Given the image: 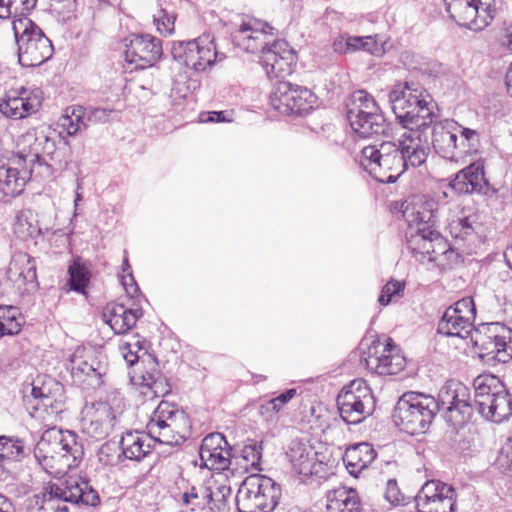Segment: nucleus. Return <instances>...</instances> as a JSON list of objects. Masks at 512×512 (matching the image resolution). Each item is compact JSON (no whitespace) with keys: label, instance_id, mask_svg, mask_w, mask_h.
I'll return each mask as SVG.
<instances>
[{"label":"nucleus","instance_id":"1","mask_svg":"<svg viewBox=\"0 0 512 512\" xmlns=\"http://www.w3.org/2000/svg\"><path fill=\"white\" fill-rule=\"evenodd\" d=\"M34 455L47 473L59 477L79 465L83 450L73 434L52 427L42 434Z\"/></svg>","mask_w":512,"mask_h":512},{"label":"nucleus","instance_id":"2","mask_svg":"<svg viewBox=\"0 0 512 512\" xmlns=\"http://www.w3.org/2000/svg\"><path fill=\"white\" fill-rule=\"evenodd\" d=\"M24 401L32 417L46 426L55 424L66 410L63 385L47 374H38L24 390Z\"/></svg>","mask_w":512,"mask_h":512},{"label":"nucleus","instance_id":"3","mask_svg":"<svg viewBox=\"0 0 512 512\" xmlns=\"http://www.w3.org/2000/svg\"><path fill=\"white\" fill-rule=\"evenodd\" d=\"M394 113L404 128H429L434 122V104L419 84L405 82L390 94Z\"/></svg>","mask_w":512,"mask_h":512},{"label":"nucleus","instance_id":"4","mask_svg":"<svg viewBox=\"0 0 512 512\" xmlns=\"http://www.w3.org/2000/svg\"><path fill=\"white\" fill-rule=\"evenodd\" d=\"M438 409L439 404L433 396L407 392L397 402L393 420L404 432L418 435L426 432Z\"/></svg>","mask_w":512,"mask_h":512},{"label":"nucleus","instance_id":"5","mask_svg":"<svg viewBox=\"0 0 512 512\" xmlns=\"http://www.w3.org/2000/svg\"><path fill=\"white\" fill-rule=\"evenodd\" d=\"M150 437L166 445H179L191 432L189 416L174 404L162 401L146 425Z\"/></svg>","mask_w":512,"mask_h":512},{"label":"nucleus","instance_id":"6","mask_svg":"<svg viewBox=\"0 0 512 512\" xmlns=\"http://www.w3.org/2000/svg\"><path fill=\"white\" fill-rule=\"evenodd\" d=\"M281 487L264 475L245 478L236 495L239 512H273L281 498Z\"/></svg>","mask_w":512,"mask_h":512},{"label":"nucleus","instance_id":"7","mask_svg":"<svg viewBox=\"0 0 512 512\" xmlns=\"http://www.w3.org/2000/svg\"><path fill=\"white\" fill-rule=\"evenodd\" d=\"M12 29L18 46L19 62L22 66L36 67L52 56L51 41L30 18L13 20Z\"/></svg>","mask_w":512,"mask_h":512},{"label":"nucleus","instance_id":"8","mask_svg":"<svg viewBox=\"0 0 512 512\" xmlns=\"http://www.w3.org/2000/svg\"><path fill=\"white\" fill-rule=\"evenodd\" d=\"M359 163L375 180L394 183L406 169L399 148L394 143L384 142L380 148L366 146L361 150Z\"/></svg>","mask_w":512,"mask_h":512},{"label":"nucleus","instance_id":"9","mask_svg":"<svg viewBox=\"0 0 512 512\" xmlns=\"http://www.w3.org/2000/svg\"><path fill=\"white\" fill-rule=\"evenodd\" d=\"M494 376H479L475 380V404L479 413L488 420L500 423L512 414V398L508 391L497 387Z\"/></svg>","mask_w":512,"mask_h":512},{"label":"nucleus","instance_id":"10","mask_svg":"<svg viewBox=\"0 0 512 512\" xmlns=\"http://www.w3.org/2000/svg\"><path fill=\"white\" fill-rule=\"evenodd\" d=\"M269 105L282 115L303 116L317 108L318 97L307 87L280 81L269 95Z\"/></svg>","mask_w":512,"mask_h":512},{"label":"nucleus","instance_id":"11","mask_svg":"<svg viewBox=\"0 0 512 512\" xmlns=\"http://www.w3.org/2000/svg\"><path fill=\"white\" fill-rule=\"evenodd\" d=\"M341 418L348 424H358L374 410V397L363 379H354L346 385L337 398Z\"/></svg>","mask_w":512,"mask_h":512},{"label":"nucleus","instance_id":"12","mask_svg":"<svg viewBox=\"0 0 512 512\" xmlns=\"http://www.w3.org/2000/svg\"><path fill=\"white\" fill-rule=\"evenodd\" d=\"M363 366L378 375H395L401 372L406 365V359L401 349L393 339H376L362 352Z\"/></svg>","mask_w":512,"mask_h":512},{"label":"nucleus","instance_id":"13","mask_svg":"<svg viewBox=\"0 0 512 512\" xmlns=\"http://www.w3.org/2000/svg\"><path fill=\"white\" fill-rule=\"evenodd\" d=\"M348 120L354 132L363 138L379 134L384 122L377 102L363 90L353 93Z\"/></svg>","mask_w":512,"mask_h":512},{"label":"nucleus","instance_id":"14","mask_svg":"<svg viewBox=\"0 0 512 512\" xmlns=\"http://www.w3.org/2000/svg\"><path fill=\"white\" fill-rule=\"evenodd\" d=\"M480 356H491L501 363L512 360V330L500 323H487L473 337Z\"/></svg>","mask_w":512,"mask_h":512},{"label":"nucleus","instance_id":"15","mask_svg":"<svg viewBox=\"0 0 512 512\" xmlns=\"http://www.w3.org/2000/svg\"><path fill=\"white\" fill-rule=\"evenodd\" d=\"M172 54L187 68L198 72L211 68L218 57L215 40L209 34H203L192 41L179 42L173 46Z\"/></svg>","mask_w":512,"mask_h":512},{"label":"nucleus","instance_id":"16","mask_svg":"<svg viewBox=\"0 0 512 512\" xmlns=\"http://www.w3.org/2000/svg\"><path fill=\"white\" fill-rule=\"evenodd\" d=\"M292 470L306 480L312 477L326 478L331 473L329 461L320 457L315 448L304 442L294 441L286 453Z\"/></svg>","mask_w":512,"mask_h":512},{"label":"nucleus","instance_id":"17","mask_svg":"<svg viewBox=\"0 0 512 512\" xmlns=\"http://www.w3.org/2000/svg\"><path fill=\"white\" fill-rule=\"evenodd\" d=\"M296 51L284 40H275L262 51L260 64L270 79L290 76L297 65Z\"/></svg>","mask_w":512,"mask_h":512},{"label":"nucleus","instance_id":"18","mask_svg":"<svg viewBox=\"0 0 512 512\" xmlns=\"http://www.w3.org/2000/svg\"><path fill=\"white\" fill-rule=\"evenodd\" d=\"M476 316L473 298L464 297L450 306L438 325L439 333L465 338L470 332Z\"/></svg>","mask_w":512,"mask_h":512},{"label":"nucleus","instance_id":"19","mask_svg":"<svg viewBox=\"0 0 512 512\" xmlns=\"http://www.w3.org/2000/svg\"><path fill=\"white\" fill-rule=\"evenodd\" d=\"M415 502L419 512H453L456 492L451 485L429 480L419 490Z\"/></svg>","mask_w":512,"mask_h":512},{"label":"nucleus","instance_id":"20","mask_svg":"<svg viewBox=\"0 0 512 512\" xmlns=\"http://www.w3.org/2000/svg\"><path fill=\"white\" fill-rule=\"evenodd\" d=\"M31 176L23 156L0 161V201H10L21 195Z\"/></svg>","mask_w":512,"mask_h":512},{"label":"nucleus","instance_id":"21","mask_svg":"<svg viewBox=\"0 0 512 512\" xmlns=\"http://www.w3.org/2000/svg\"><path fill=\"white\" fill-rule=\"evenodd\" d=\"M275 36V29L266 21L246 16L242 19L235 33L237 45L250 53L261 52L267 49Z\"/></svg>","mask_w":512,"mask_h":512},{"label":"nucleus","instance_id":"22","mask_svg":"<svg viewBox=\"0 0 512 512\" xmlns=\"http://www.w3.org/2000/svg\"><path fill=\"white\" fill-rule=\"evenodd\" d=\"M42 93L37 89H10L0 102V112L11 119L19 120L38 111L42 104Z\"/></svg>","mask_w":512,"mask_h":512},{"label":"nucleus","instance_id":"23","mask_svg":"<svg viewBox=\"0 0 512 512\" xmlns=\"http://www.w3.org/2000/svg\"><path fill=\"white\" fill-rule=\"evenodd\" d=\"M113 408L105 402L85 405L80 420L81 430L88 437L103 440L112 431L115 423Z\"/></svg>","mask_w":512,"mask_h":512},{"label":"nucleus","instance_id":"24","mask_svg":"<svg viewBox=\"0 0 512 512\" xmlns=\"http://www.w3.org/2000/svg\"><path fill=\"white\" fill-rule=\"evenodd\" d=\"M162 54L160 39L149 34H133L126 45L125 59L136 68L145 69L157 63Z\"/></svg>","mask_w":512,"mask_h":512},{"label":"nucleus","instance_id":"25","mask_svg":"<svg viewBox=\"0 0 512 512\" xmlns=\"http://www.w3.org/2000/svg\"><path fill=\"white\" fill-rule=\"evenodd\" d=\"M45 487L51 490V495L59 505L72 502L96 506L100 501L97 492L87 482L77 477H68L61 484L49 482Z\"/></svg>","mask_w":512,"mask_h":512},{"label":"nucleus","instance_id":"26","mask_svg":"<svg viewBox=\"0 0 512 512\" xmlns=\"http://www.w3.org/2000/svg\"><path fill=\"white\" fill-rule=\"evenodd\" d=\"M200 458L207 468L224 471L231 464V447L221 433H211L202 441Z\"/></svg>","mask_w":512,"mask_h":512},{"label":"nucleus","instance_id":"27","mask_svg":"<svg viewBox=\"0 0 512 512\" xmlns=\"http://www.w3.org/2000/svg\"><path fill=\"white\" fill-rule=\"evenodd\" d=\"M442 404L447 408V418L454 426H462L471 417L472 406L469 403L467 388L456 385L447 387L441 393Z\"/></svg>","mask_w":512,"mask_h":512},{"label":"nucleus","instance_id":"28","mask_svg":"<svg viewBox=\"0 0 512 512\" xmlns=\"http://www.w3.org/2000/svg\"><path fill=\"white\" fill-rule=\"evenodd\" d=\"M400 138V153L406 161L413 167L421 166L425 163L429 154L428 138L424 135L425 128H406Z\"/></svg>","mask_w":512,"mask_h":512},{"label":"nucleus","instance_id":"29","mask_svg":"<svg viewBox=\"0 0 512 512\" xmlns=\"http://www.w3.org/2000/svg\"><path fill=\"white\" fill-rule=\"evenodd\" d=\"M437 210V202L424 195H414L406 200L404 219L409 227H416L430 223Z\"/></svg>","mask_w":512,"mask_h":512},{"label":"nucleus","instance_id":"30","mask_svg":"<svg viewBox=\"0 0 512 512\" xmlns=\"http://www.w3.org/2000/svg\"><path fill=\"white\" fill-rule=\"evenodd\" d=\"M325 512H362V502L356 489L344 485L325 494Z\"/></svg>","mask_w":512,"mask_h":512},{"label":"nucleus","instance_id":"31","mask_svg":"<svg viewBox=\"0 0 512 512\" xmlns=\"http://www.w3.org/2000/svg\"><path fill=\"white\" fill-rule=\"evenodd\" d=\"M140 316L139 310L128 309L117 302L107 303L102 310L103 320L116 334H123L132 329Z\"/></svg>","mask_w":512,"mask_h":512},{"label":"nucleus","instance_id":"32","mask_svg":"<svg viewBox=\"0 0 512 512\" xmlns=\"http://www.w3.org/2000/svg\"><path fill=\"white\" fill-rule=\"evenodd\" d=\"M376 456L374 447L367 442H362L346 448L343 462L348 472L357 477L372 464Z\"/></svg>","mask_w":512,"mask_h":512},{"label":"nucleus","instance_id":"33","mask_svg":"<svg viewBox=\"0 0 512 512\" xmlns=\"http://www.w3.org/2000/svg\"><path fill=\"white\" fill-rule=\"evenodd\" d=\"M484 184V163L476 160L457 173L451 185L459 193H473L480 191Z\"/></svg>","mask_w":512,"mask_h":512},{"label":"nucleus","instance_id":"34","mask_svg":"<svg viewBox=\"0 0 512 512\" xmlns=\"http://www.w3.org/2000/svg\"><path fill=\"white\" fill-rule=\"evenodd\" d=\"M119 351L128 365L136 363L149 364L155 368V357L148 353L145 347V340L138 334L129 336L119 344Z\"/></svg>","mask_w":512,"mask_h":512},{"label":"nucleus","instance_id":"35","mask_svg":"<svg viewBox=\"0 0 512 512\" xmlns=\"http://www.w3.org/2000/svg\"><path fill=\"white\" fill-rule=\"evenodd\" d=\"M91 278L92 272L89 266L80 257H77L68 267V279L62 290L66 293L74 291L87 297Z\"/></svg>","mask_w":512,"mask_h":512},{"label":"nucleus","instance_id":"36","mask_svg":"<svg viewBox=\"0 0 512 512\" xmlns=\"http://www.w3.org/2000/svg\"><path fill=\"white\" fill-rule=\"evenodd\" d=\"M151 440L153 439L148 432H127L122 436L120 441L122 453L128 459L141 460L150 452Z\"/></svg>","mask_w":512,"mask_h":512},{"label":"nucleus","instance_id":"37","mask_svg":"<svg viewBox=\"0 0 512 512\" xmlns=\"http://www.w3.org/2000/svg\"><path fill=\"white\" fill-rule=\"evenodd\" d=\"M433 146L444 158L464 161L462 149L457 145V134L446 127H439L433 133Z\"/></svg>","mask_w":512,"mask_h":512},{"label":"nucleus","instance_id":"38","mask_svg":"<svg viewBox=\"0 0 512 512\" xmlns=\"http://www.w3.org/2000/svg\"><path fill=\"white\" fill-rule=\"evenodd\" d=\"M226 481V477L219 475V478H214L213 483L203 490V499H206L209 508L215 512H225L228 508L231 488Z\"/></svg>","mask_w":512,"mask_h":512},{"label":"nucleus","instance_id":"39","mask_svg":"<svg viewBox=\"0 0 512 512\" xmlns=\"http://www.w3.org/2000/svg\"><path fill=\"white\" fill-rule=\"evenodd\" d=\"M482 224L476 214L452 219L448 224V232L456 241H473L478 237Z\"/></svg>","mask_w":512,"mask_h":512},{"label":"nucleus","instance_id":"40","mask_svg":"<svg viewBox=\"0 0 512 512\" xmlns=\"http://www.w3.org/2000/svg\"><path fill=\"white\" fill-rule=\"evenodd\" d=\"M434 235V231L425 227L418 228L414 234L409 235L408 248L418 261L430 260Z\"/></svg>","mask_w":512,"mask_h":512},{"label":"nucleus","instance_id":"41","mask_svg":"<svg viewBox=\"0 0 512 512\" xmlns=\"http://www.w3.org/2000/svg\"><path fill=\"white\" fill-rule=\"evenodd\" d=\"M501 0H474L472 30L482 31L494 20Z\"/></svg>","mask_w":512,"mask_h":512},{"label":"nucleus","instance_id":"42","mask_svg":"<svg viewBox=\"0 0 512 512\" xmlns=\"http://www.w3.org/2000/svg\"><path fill=\"white\" fill-rule=\"evenodd\" d=\"M85 109L79 105H71L66 107L61 116L57 120V127L61 133H66L69 136L77 134L84 123Z\"/></svg>","mask_w":512,"mask_h":512},{"label":"nucleus","instance_id":"43","mask_svg":"<svg viewBox=\"0 0 512 512\" xmlns=\"http://www.w3.org/2000/svg\"><path fill=\"white\" fill-rule=\"evenodd\" d=\"M95 360L93 356L84 348H78L71 356V370L72 374L77 377H96L101 378V371L99 367H95Z\"/></svg>","mask_w":512,"mask_h":512},{"label":"nucleus","instance_id":"44","mask_svg":"<svg viewBox=\"0 0 512 512\" xmlns=\"http://www.w3.org/2000/svg\"><path fill=\"white\" fill-rule=\"evenodd\" d=\"M474 0H445L446 11L459 26L472 30Z\"/></svg>","mask_w":512,"mask_h":512},{"label":"nucleus","instance_id":"45","mask_svg":"<svg viewBox=\"0 0 512 512\" xmlns=\"http://www.w3.org/2000/svg\"><path fill=\"white\" fill-rule=\"evenodd\" d=\"M28 512H68V507L59 505L51 495V490H47L44 486L42 491L31 500Z\"/></svg>","mask_w":512,"mask_h":512},{"label":"nucleus","instance_id":"46","mask_svg":"<svg viewBox=\"0 0 512 512\" xmlns=\"http://www.w3.org/2000/svg\"><path fill=\"white\" fill-rule=\"evenodd\" d=\"M21 330L20 313L16 307L0 306V332L14 335Z\"/></svg>","mask_w":512,"mask_h":512},{"label":"nucleus","instance_id":"47","mask_svg":"<svg viewBox=\"0 0 512 512\" xmlns=\"http://www.w3.org/2000/svg\"><path fill=\"white\" fill-rule=\"evenodd\" d=\"M19 269V278L23 284H32L37 281V268L35 259L28 254L20 255L13 263Z\"/></svg>","mask_w":512,"mask_h":512},{"label":"nucleus","instance_id":"48","mask_svg":"<svg viewBox=\"0 0 512 512\" xmlns=\"http://www.w3.org/2000/svg\"><path fill=\"white\" fill-rule=\"evenodd\" d=\"M461 143L459 146L463 152V159L470 156H477L480 148V138L476 130L461 127Z\"/></svg>","mask_w":512,"mask_h":512},{"label":"nucleus","instance_id":"49","mask_svg":"<svg viewBox=\"0 0 512 512\" xmlns=\"http://www.w3.org/2000/svg\"><path fill=\"white\" fill-rule=\"evenodd\" d=\"M24 446L19 439L0 438V460L1 461H16L19 460L23 454Z\"/></svg>","mask_w":512,"mask_h":512},{"label":"nucleus","instance_id":"50","mask_svg":"<svg viewBox=\"0 0 512 512\" xmlns=\"http://www.w3.org/2000/svg\"><path fill=\"white\" fill-rule=\"evenodd\" d=\"M261 454L255 446H245L241 455L236 458L237 464L245 472L258 470L260 464Z\"/></svg>","mask_w":512,"mask_h":512},{"label":"nucleus","instance_id":"51","mask_svg":"<svg viewBox=\"0 0 512 512\" xmlns=\"http://www.w3.org/2000/svg\"><path fill=\"white\" fill-rule=\"evenodd\" d=\"M405 289V282L398 280L388 281L381 290L379 296V303L382 306H386L392 301H396L403 296Z\"/></svg>","mask_w":512,"mask_h":512},{"label":"nucleus","instance_id":"52","mask_svg":"<svg viewBox=\"0 0 512 512\" xmlns=\"http://www.w3.org/2000/svg\"><path fill=\"white\" fill-rule=\"evenodd\" d=\"M154 23L157 31L163 36H169L174 32L176 15L161 8L154 15Z\"/></svg>","mask_w":512,"mask_h":512},{"label":"nucleus","instance_id":"53","mask_svg":"<svg viewBox=\"0 0 512 512\" xmlns=\"http://www.w3.org/2000/svg\"><path fill=\"white\" fill-rule=\"evenodd\" d=\"M297 395V390L291 388L281 393L280 395L272 398L266 404L262 405V410L265 413H279L283 408Z\"/></svg>","mask_w":512,"mask_h":512},{"label":"nucleus","instance_id":"54","mask_svg":"<svg viewBox=\"0 0 512 512\" xmlns=\"http://www.w3.org/2000/svg\"><path fill=\"white\" fill-rule=\"evenodd\" d=\"M11 17L16 19L28 18L27 15L36 7L37 0H7Z\"/></svg>","mask_w":512,"mask_h":512},{"label":"nucleus","instance_id":"55","mask_svg":"<svg viewBox=\"0 0 512 512\" xmlns=\"http://www.w3.org/2000/svg\"><path fill=\"white\" fill-rule=\"evenodd\" d=\"M135 365L137 366L135 372L138 373L139 377L141 378L142 384L151 386L155 376L159 372V364L157 359L155 358V368H153V370L149 364L136 363Z\"/></svg>","mask_w":512,"mask_h":512},{"label":"nucleus","instance_id":"56","mask_svg":"<svg viewBox=\"0 0 512 512\" xmlns=\"http://www.w3.org/2000/svg\"><path fill=\"white\" fill-rule=\"evenodd\" d=\"M449 250L450 246L447 241L440 234L435 233L429 261H437L439 256L445 255Z\"/></svg>","mask_w":512,"mask_h":512},{"label":"nucleus","instance_id":"57","mask_svg":"<svg viewBox=\"0 0 512 512\" xmlns=\"http://www.w3.org/2000/svg\"><path fill=\"white\" fill-rule=\"evenodd\" d=\"M200 121L203 123L208 122H231L233 118V111H209L202 112L199 116Z\"/></svg>","mask_w":512,"mask_h":512},{"label":"nucleus","instance_id":"58","mask_svg":"<svg viewBox=\"0 0 512 512\" xmlns=\"http://www.w3.org/2000/svg\"><path fill=\"white\" fill-rule=\"evenodd\" d=\"M203 496L200 497L196 488L192 487L190 491L184 492L182 494V502L183 504L190 506V509L194 511L196 508L201 507L204 504Z\"/></svg>","mask_w":512,"mask_h":512},{"label":"nucleus","instance_id":"59","mask_svg":"<svg viewBox=\"0 0 512 512\" xmlns=\"http://www.w3.org/2000/svg\"><path fill=\"white\" fill-rule=\"evenodd\" d=\"M121 283L124 286L127 294H129L131 297H134V295L138 292V286L137 283L132 275V272H128L127 275L121 274Z\"/></svg>","mask_w":512,"mask_h":512},{"label":"nucleus","instance_id":"60","mask_svg":"<svg viewBox=\"0 0 512 512\" xmlns=\"http://www.w3.org/2000/svg\"><path fill=\"white\" fill-rule=\"evenodd\" d=\"M360 49L363 50V37H349L346 40V47L343 52H352Z\"/></svg>","mask_w":512,"mask_h":512},{"label":"nucleus","instance_id":"61","mask_svg":"<svg viewBox=\"0 0 512 512\" xmlns=\"http://www.w3.org/2000/svg\"><path fill=\"white\" fill-rule=\"evenodd\" d=\"M363 50L370 53H374L376 50H378L376 40L370 36L363 37Z\"/></svg>","mask_w":512,"mask_h":512},{"label":"nucleus","instance_id":"62","mask_svg":"<svg viewBox=\"0 0 512 512\" xmlns=\"http://www.w3.org/2000/svg\"><path fill=\"white\" fill-rule=\"evenodd\" d=\"M503 453L507 459L508 469L512 470V436L508 438V441L503 448Z\"/></svg>","mask_w":512,"mask_h":512},{"label":"nucleus","instance_id":"63","mask_svg":"<svg viewBox=\"0 0 512 512\" xmlns=\"http://www.w3.org/2000/svg\"><path fill=\"white\" fill-rule=\"evenodd\" d=\"M0 512H14L12 503L3 495H0Z\"/></svg>","mask_w":512,"mask_h":512},{"label":"nucleus","instance_id":"64","mask_svg":"<svg viewBox=\"0 0 512 512\" xmlns=\"http://www.w3.org/2000/svg\"><path fill=\"white\" fill-rule=\"evenodd\" d=\"M505 44L512 51V24L508 25L504 30Z\"/></svg>","mask_w":512,"mask_h":512}]
</instances>
